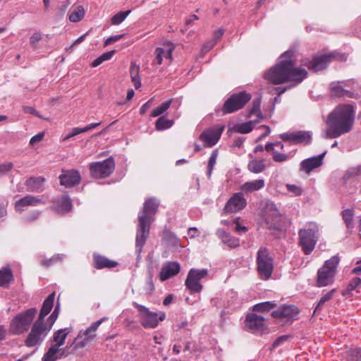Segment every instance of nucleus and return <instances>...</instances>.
<instances>
[{
  "mask_svg": "<svg viewBox=\"0 0 361 361\" xmlns=\"http://www.w3.org/2000/svg\"><path fill=\"white\" fill-rule=\"evenodd\" d=\"M293 51H287L281 55V61L271 68L264 73V78L274 84H282L286 82L293 83L286 87H277L278 96H281L287 90L300 83L307 75L305 68L294 66L292 56Z\"/></svg>",
  "mask_w": 361,
  "mask_h": 361,
  "instance_id": "nucleus-1",
  "label": "nucleus"
},
{
  "mask_svg": "<svg viewBox=\"0 0 361 361\" xmlns=\"http://www.w3.org/2000/svg\"><path fill=\"white\" fill-rule=\"evenodd\" d=\"M354 121L355 111L351 105L338 106L329 114L322 137L333 139L349 133L353 128Z\"/></svg>",
  "mask_w": 361,
  "mask_h": 361,
  "instance_id": "nucleus-2",
  "label": "nucleus"
},
{
  "mask_svg": "<svg viewBox=\"0 0 361 361\" xmlns=\"http://www.w3.org/2000/svg\"><path fill=\"white\" fill-rule=\"evenodd\" d=\"M159 202L153 197L148 198L144 203L142 209L138 214V224L135 238V247L137 257L142 250L149 235L151 224L159 207Z\"/></svg>",
  "mask_w": 361,
  "mask_h": 361,
  "instance_id": "nucleus-3",
  "label": "nucleus"
},
{
  "mask_svg": "<svg viewBox=\"0 0 361 361\" xmlns=\"http://www.w3.org/2000/svg\"><path fill=\"white\" fill-rule=\"evenodd\" d=\"M55 292L51 293L43 302L37 319L35 322L26 340L27 347H34L40 344L50 331L45 324L44 317L51 312L54 306Z\"/></svg>",
  "mask_w": 361,
  "mask_h": 361,
  "instance_id": "nucleus-4",
  "label": "nucleus"
},
{
  "mask_svg": "<svg viewBox=\"0 0 361 361\" xmlns=\"http://www.w3.org/2000/svg\"><path fill=\"white\" fill-rule=\"evenodd\" d=\"M318 232V226L314 223H309L299 231V245L305 255H310L314 249Z\"/></svg>",
  "mask_w": 361,
  "mask_h": 361,
  "instance_id": "nucleus-5",
  "label": "nucleus"
},
{
  "mask_svg": "<svg viewBox=\"0 0 361 361\" xmlns=\"http://www.w3.org/2000/svg\"><path fill=\"white\" fill-rule=\"evenodd\" d=\"M339 261L338 256H333L325 262L324 266L317 272L318 286H326L333 283Z\"/></svg>",
  "mask_w": 361,
  "mask_h": 361,
  "instance_id": "nucleus-6",
  "label": "nucleus"
},
{
  "mask_svg": "<svg viewBox=\"0 0 361 361\" xmlns=\"http://www.w3.org/2000/svg\"><path fill=\"white\" fill-rule=\"evenodd\" d=\"M37 312V308L32 307L16 315L12 320L11 329L13 334H21L27 331Z\"/></svg>",
  "mask_w": 361,
  "mask_h": 361,
  "instance_id": "nucleus-7",
  "label": "nucleus"
},
{
  "mask_svg": "<svg viewBox=\"0 0 361 361\" xmlns=\"http://www.w3.org/2000/svg\"><path fill=\"white\" fill-rule=\"evenodd\" d=\"M257 269L261 279L267 280L271 276L274 265L273 258L266 247H260L257 253Z\"/></svg>",
  "mask_w": 361,
  "mask_h": 361,
  "instance_id": "nucleus-8",
  "label": "nucleus"
},
{
  "mask_svg": "<svg viewBox=\"0 0 361 361\" xmlns=\"http://www.w3.org/2000/svg\"><path fill=\"white\" fill-rule=\"evenodd\" d=\"M133 305L137 309L140 313V323L145 328L154 329L157 326L159 321H163L165 319L164 313H161L158 317L156 312L149 311L147 307L136 302H133Z\"/></svg>",
  "mask_w": 361,
  "mask_h": 361,
  "instance_id": "nucleus-9",
  "label": "nucleus"
},
{
  "mask_svg": "<svg viewBox=\"0 0 361 361\" xmlns=\"http://www.w3.org/2000/svg\"><path fill=\"white\" fill-rule=\"evenodd\" d=\"M251 99L245 91L235 93L226 99L222 108L224 114H231L242 109Z\"/></svg>",
  "mask_w": 361,
  "mask_h": 361,
  "instance_id": "nucleus-10",
  "label": "nucleus"
},
{
  "mask_svg": "<svg viewBox=\"0 0 361 361\" xmlns=\"http://www.w3.org/2000/svg\"><path fill=\"white\" fill-rule=\"evenodd\" d=\"M208 272L207 269H190L185 281V287L192 293L201 292L203 286L200 283V280L205 278L208 275Z\"/></svg>",
  "mask_w": 361,
  "mask_h": 361,
  "instance_id": "nucleus-11",
  "label": "nucleus"
},
{
  "mask_svg": "<svg viewBox=\"0 0 361 361\" xmlns=\"http://www.w3.org/2000/svg\"><path fill=\"white\" fill-rule=\"evenodd\" d=\"M115 164L113 158L110 157L103 161H98L90 165L91 175L97 178L109 176L114 170Z\"/></svg>",
  "mask_w": 361,
  "mask_h": 361,
  "instance_id": "nucleus-12",
  "label": "nucleus"
},
{
  "mask_svg": "<svg viewBox=\"0 0 361 361\" xmlns=\"http://www.w3.org/2000/svg\"><path fill=\"white\" fill-rule=\"evenodd\" d=\"M245 328L246 331L256 333L262 331L265 328L264 317L255 313L247 314L245 320Z\"/></svg>",
  "mask_w": 361,
  "mask_h": 361,
  "instance_id": "nucleus-13",
  "label": "nucleus"
},
{
  "mask_svg": "<svg viewBox=\"0 0 361 361\" xmlns=\"http://www.w3.org/2000/svg\"><path fill=\"white\" fill-rule=\"evenodd\" d=\"M224 127L214 126L203 131L200 139L204 142L205 147H212L219 141Z\"/></svg>",
  "mask_w": 361,
  "mask_h": 361,
  "instance_id": "nucleus-14",
  "label": "nucleus"
},
{
  "mask_svg": "<svg viewBox=\"0 0 361 361\" xmlns=\"http://www.w3.org/2000/svg\"><path fill=\"white\" fill-rule=\"evenodd\" d=\"M246 206V200L240 192L235 193L224 207L225 213L237 212Z\"/></svg>",
  "mask_w": 361,
  "mask_h": 361,
  "instance_id": "nucleus-15",
  "label": "nucleus"
},
{
  "mask_svg": "<svg viewBox=\"0 0 361 361\" xmlns=\"http://www.w3.org/2000/svg\"><path fill=\"white\" fill-rule=\"evenodd\" d=\"M60 183L66 188H72L78 185L81 180L80 173L74 169L62 171L59 176Z\"/></svg>",
  "mask_w": 361,
  "mask_h": 361,
  "instance_id": "nucleus-16",
  "label": "nucleus"
},
{
  "mask_svg": "<svg viewBox=\"0 0 361 361\" xmlns=\"http://www.w3.org/2000/svg\"><path fill=\"white\" fill-rule=\"evenodd\" d=\"M331 55H322L316 56L312 60L303 61V65L308 67L309 69L317 72L322 71L327 66L329 63L331 61Z\"/></svg>",
  "mask_w": 361,
  "mask_h": 361,
  "instance_id": "nucleus-17",
  "label": "nucleus"
},
{
  "mask_svg": "<svg viewBox=\"0 0 361 361\" xmlns=\"http://www.w3.org/2000/svg\"><path fill=\"white\" fill-rule=\"evenodd\" d=\"M163 46V47H157L155 49V59L153 62L154 64L161 65L164 58L169 59L170 61L172 60V52L174 49L173 44L167 42Z\"/></svg>",
  "mask_w": 361,
  "mask_h": 361,
  "instance_id": "nucleus-18",
  "label": "nucleus"
},
{
  "mask_svg": "<svg viewBox=\"0 0 361 361\" xmlns=\"http://www.w3.org/2000/svg\"><path fill=\"white\" fill-rule=\"evenodd\" d=\"M180 270V265L176 262H168L165 263L159 273V279L161 281H164L176 275Z\"/></svg>",
  "mask_w": 361,
  "mask_h": 361,
  "instance_id": "nucleus-19",
  "label": "nucleus"
},
{
  "mask_svg": "<svg viewBox=\"0 0 361 361\" xmlns=\"http://www.w3.org/2000/svg\"><path fill=\"white\" fill-rule=\"evenodd\" d=\"M325 154L326 152L318 156L304 159L300 163V170L305 171L307 173H310L314 169L319 167L322 164Z\"/></svg>",
  "mask_w": 361,
  "mask_h": 361,
  "instance_id": "nucleus-20",
  "label": "nucleus"
},
{
  "mask_svg": "<svg viewBox=\"0 0 361 361\" xmlns=\"http://www.w3.org/2000/svg\"><path fill=\"white\" fill-rule=\"evenodd\" d=\"M54 205L52 209L59 214H64L72 209V202L68 195H63L53 200Z\"/></svg>",
  "mask_w": 361,
  "mask_h": 361,
  "instance_id": "nucleus-21",
  "label": "nucleus"
},
{
  "mask_svg": "<svg viewBox=\"0 0 361 361\" xmlns=\"http://www.w3.org/2000/svg\"><path fill=\"white\" fill-rule=\"evenodd\" d=\"M42 204H44V202L41 198L33 195H26L16 202L15 208L16 211L20 212L25 207H36Z\"/></svg>",
  "mask_w": 361,
  "mask_h": 361,
  "instance_id": "nucleus-22",
  "label": "nucleus"
},
{
  "mask_svg": "<svg viewBox=\"0 0 361 361\" xmlns=\"http://www.w3.org/2000/svg\"><path fill=\"white\" fill-rule=\"evenodd\" d=\"M298 309L295 305H283L272 312L271 315L275 318H293L298 314Z\"/></svg>",
  "mask_w": 361,
  "mask_h": 361,
  "instance_id": "nucleus-23",
  "label": "nucleus"
},
{
  "mask_svg": "<svg viewBox=\"0 0 361 361\" xmlns=\"http://www.w3.org/2000/svg\"><path fill=\"white\" fill-rule=\"evenodd\" d=\"M216 235L221 240L224 244L227 245L230 248H235L240 245L239 239L231 236L224 229H218L216 231Z\"/></svg>",
  "mask_w": 361,
  "mask_h": 361,
  "instance_id": "nucleus-24",
  "label": "nucleus"
},
{
  "mask_svg": "<svg viewBox=\"0 0 361 361\" xmlns=\"http://www.w3.org/2000/svg\"><path fill=\"white\" fill-rule=\"evenodd\" d=\"M46 179L42 176L30 177L25 182L27 190L30 192H42L44 190V183Z\"/></svg>",
  "mask_w": 361,
  "mask_h": 361,
  "instance_id": "nucleus-25",
  "label": "nucleus"
},
{
  "mask_svg": "<svg viewBox=\"0 0 361 361\" xmlns=\"http://www.w3.org/2000/svg\"><path fill=\"white\" fill-rule=\"evenodd\" d=\"M281 216L280 214H269L266 218V224L269 229L281 230Z\"/></svg>",
  "mask_w": 361,
  "mask_h": 361,
  "instance_id": "nucleus-26",
  "label": "nucleus"
},
{
  "mask_svg": "<svg viewBox=\"0 0 361 361\" xmlns=\"http://www.w3.org/2000/svg\"><path fill=\"white\" fill-rule=\"evenodd\" d=\"M263 179L247 181L240 186V190L246 193L257 191L264 187Z\"/></svg>",
  "mask_w": 361,
  "mask_h": 361,
  "instance_id": "nucleus-27",
  "label": "nucleus"
},
{
  "mask_svg": "<svg viewBox=\"0 0 361 361\" xmlns=\"http://www.w3.org/2000/svg\"><path fill=\"white\" fill-rule=\"evenodd\" d=\"M94 261L95 264V268L98 269H101L103 268H113L118 264L116 262L110 260L105 257L99 255L94 256Z\"/></svg>",
  "mask_w": 361,
  "mask_h": 361,
  "instance_id": "nucleus-28",
  "label": "nucleus"
},
{
  "mask_svg": "<svg viewBox=\"0 0 361 361\" xmlns=\"http://www.w3.org/2000/svg\"><path fill=\"white\" fill-rule=\"evenodd\" d=\"M342 219L345 224L347 231L348 233H351L353 228V218L355 216L354 209H346L342 211L341 212Z\"/></svg>",
  "mask_w": 361,
  "mask_h": 361,
  "instance_id": "nucleus-29",
  "label": "nucleus"
},
{
  "mask_svg": "<svg viewBox=\"0 0 361 361\" xmlns=\"http://www.w3.org/2000/svg\"><path fill=\"white\" fill-rule=\"evenodd\" d=\"M68 13L70 21L73 23L79 22L85 16V9L82 6L79 5L72 7Z\"/></svg>",
  "mask_w": 361,
  "mask_h": 361,
  "instance_id": "nucleus-30",
  "label": "nucleus"
},
{
  "mask_svg": "<svg viewBox=\"0 0 361 361\" xmlns=\"http://www.w3.org/2000/svg\"><path fill=\"white\" fill-rule=\"evenodd\" d=\"M331 94L333 97H350V92L344 90L339 82H331L330 85Z\"/></svg>",
  "mask_w": 361,
  "mask_h": 361,
  "instance_id": "nucleus-31",
  "label": "nucleus"
},
{
  "mask_svg": "<svg viewBox=\"0 0 361 361\" xmlns=\"http://www.w3.org/2000/svg\"><path fill=\"white\" fill-rule=\"evenodd\" d=\"M257 123V120L250 121L241 124L235 125L233 130L239 133H250L254 128V125Z\"/></svg>",
  "mask_w": 361,
  "mask_h": 361,
  "instance_id": "nucleus-32",
  "label": "nucleus"
},
{
  "mask_svg": "<svg viewBox=\"0 0 361 361\" xmlns=\"http://www.w3.org/2000/svg\"><path fill=\"white\" fill-rule=\"evenodd\" d=\"M92 341V336L90 337H85L82 336V331H80L78 336L75 338L73 343L71 345H74V350H76L80 348H82L85 347L88 343Z\"/></svg>",
  "mask_w": 361,
  "mask_h": 361,
  "instance_id": "nucleus-33",
  "label": "nucleus"
},
{
  "mask_svg": "<svg viewBox=\"0 0 361 361\" xmlns=\"http://www.w3.org/2000/svg\"><path fill=\"white\" fill-rule=\"evenodd\" d=\"M261 99L259 98L255 99L252 101V108L250 110L248 117L256 116L257 122L262 120L264 117L260 110Z\"/></svg>",
  "mask_w": 361,
  "mask_h": 361,
  "instance_id": "nucleus-34",
  "label": "nucleus"
},
{
  "mask_svg": "<svg viewBox=\"0 0 361 361\" xmlns=\"http://www.w3.org/2000/svg\"><path fill=\"white\" fill-rule=\"evenodd\" d=\"M312 140V135L309 131L295 132V144H309Z\"/></svg>",
  "mask_w": 361,
  "mask_h": 361,
  "instance_id": "nucleus-35",
  "label": "nucleus"
},
{
  "mask_svg": "<svg viewBox=\"0 0 361 361\" xmlns=\"http://www.w3.org/2000/svg\"><path fill=\"white\" fill-rule=\"evenodd\" d=\"M173 121L166 118L164 116L159 117L155 123L157 130H164L171 128L173 125Z\"/></svg>",
  "mask_w": 361,
  "mask_h": 361,
  "instance_id": "nucleus-36",
  "label": "nucleus"
},
{
  "mask_svg": "<svg viewBox=\"0 0 361 361\" xmlns=\"http://www.w3.org/2000/svg\"><path fill=\"white\" fill-rule=\"evenodd\" d=\"M12 280L13 274L10 269L0 271V286L6 287Z\"/></svg>",
  "mask_w": 361,
  "mask_h": 361,
  "instance_id": "nucleus-37",
  "label": "nucleus"
},
{
  "mask_svg": "<svg viewBox=\"0 0 361 361\" xmlns=\"http://www.w3.org/2000/svg\"><path fill=\"white\" fill-rule=\"evenodd\" d=\"M345 358L348 361H361V348H350L345 352Z\"/></svg>",
  "mask_w": 361,
  "mask_h": 361,
  "instance_id": "nucleus-38",
  "label": "nucleus"
},
{
  "mask_svg": "<svg viewBox=\"0 0 361 361\" xmlns=\"http://www.w3.org/2000/svg\"><path fill=\"white\" fill-rule=\"evenodd\" d=\"M248 169L255 173L262 172L265 169L263 160H252L248 164Z\"/></svg>",
  "mask_w": 361,
  "mask_h": 361,
  "instance_id": "nucleus-39",
  "label": "nucleus"
},
{
  "mask_svg": "<svg viewBox=\"0 0 361 361\" xmlns=\"http://www.w3.org/2000/svg\"><path fill=\"white\" fill-rule=\"evenodd\" d=\"M59 352V348L56 345H52L44 355L42 361H56L58 359L57 353Z\"/></svg>",
  "mask_w": 361,
  "mask_h": 361,
  "instance_id": "nucleus-40",
  "label": "nucleus"
},
{
  "mask_svg": "<svg viewBox=\"0 0 361 361\" xmlns=\"http://www.w3.org/2000/svg\"><path fill=\"white\" fill-rule=\"evenodd\" d=\"M66 329H60L54 334V340L56 343L54 345H56L59 348L63 345L68 335V332H66Z\"/></svg>",
  "mask_w": 361,
  "mask_h": 361,
  "instance_id": "nucleus-41",
  "label": "nucleus"
},
{
  "mask_svg": "<svg viewBox=\"0 0 361 361\" xmlns=\"http://www.w3.org/2000/svg\"><path fill=\"white\" fill-rule=\"evenodd\" d=\"M276 304L274 302L267 301L258 303L253 307V311L255 312H268L271 309L275 307Z\"/></svg>",
  "mask_w": 361,
  "mask_h": 361,
  "instance_id": "nucleus-42",
  "label": "nucleus"
},
{
  "mask_svg": "<svg viewBox=\"0 0 361 361\" xmlns=\"http://www.w3.org/2000/svg\"><path fill=\"white\" fill-rule=\"evenodd\" d=\"M172 100H168L162 103L159 106L155 108L151 113V116L157 117L164 114L169 107Z\"/></svg>",
  "mask_w": 361,
  "mask_h": 361,
  "instance_id": "nucleus-43",
  "label": "nucleus"
},
{
  "mask_svg": "<svg viewBox=\"0 0 361 361\" xmlns=\"http://www.w3.org/2000/svg\"><path fill=\"white\" fill-rule=\"evenodd\" d=\"M130 11L128 10L126 11H120L118 13L115 14L111 19V22L113 25H119L121 24L130 14Z\"/></svg>",
  "mask_w": 361,
  "mask_h": 361,
  "instance_id": "nucleus-44",
  "label": "nucleus"
},
{
  "mask_svg": "<svg viewBox=\"0 0 361 361\" xmlns=\"http://www.w3.org/2000/svg\"><path fill=\"white\" fill-rule=\"evenodd\" d=\"M218 156V151L216 149L214 150L212 153V155L209 159L208 165H207V176L209 178L212 175V170L216 161V158Z\"/></svg>",
  "mask_w": 361,
  "mask_h": 361,
  "instance_id": "nucleus-45",
  "label": "nucleus"
},
{
  "mask_svg": "<svg viewBox=\"0 0 361 361\" xmlns=\"http://www.w3.org/2000/svg\"><path fill=\"white\" fill-rule=\"evenodd\" d=\"M334 293V290H331V291L326 293L324 295H323L320 298L314 312L319 311L321 310L322 307L324 305V303L326 302L329 301L332 298Z\"/></svg>",
  "mask_w": 361,
  "mask_h": 361,
  "instance_id": "nucleus-46",
  "label": "nucleus"
},
{
  "mask_svg": "<svg viewBox=\"0 0 361 361\" xmlns=\"http://www.w3.org/2000/svg\"><path fill=\"white\" fill-rule=\"evenodd\" d=\"M164 238L172 246H178L179 244L178 238L173 233L166 232L164 233Z\"/></svg>",
  "mask_w": 361,
  "mask_h": 361,
  "instance_id": "nucleus-47",
  "label": "nucleus"
},
{
  "mask_svg": "<svg viewBox=\"0 0 361 361\" xmlns=\"http://www.w3.org/2000/svg\"><path fill=\"white\" fill-rule=\"evenodd\" d=\"M286 187L288 192L293 193L295 196H299L302 192V189L298 185L294 184H286Z\"/></svg>",
  "mask_w": 361,
  "mask_h": 361,
  "instance_id": "nucleus-48",
  "label": "nucleus"
},
{
  "mask_svg": "<svg viewBox=\"0 0 361 361\" xmlns=\"http://www.w3.org/2000/svg\"><path fill=\"white\" fill-rule=\"evenodd\" d=\"M140 72V67L137 66L135 63H131L130 74L132 80H135V79H138Z\"/></svg>",
  "mask_w": 361,
  "mask_h": 361,
  "instance_id": "nucleus-49",
  "label": "nucleus"
},
{
  "mask_svg": "<svg viewBox=\"0 0 361 361\" xmlns=\"http://www.w3.org/2000/svg\"><path fill=\"white\" fill-rule=\"evenodd\" d=\"M273 159L276 162H283L288 159V156L285 154L274 151L272 153Z\"/></svg>",
  "mask_w": 361,
  "mask_h": 361,
  "instance_id": "nucleus-50",
  "label": "nucleus"
},
{
  "mask_svg": "<svg viewBox=\"0 0 361 361\" xmlns=\"http://www.w3.org/2000/svg\"><path fill=\"white\" fill-rule=\"evenodd\" d=\"M361 285V279L359 277H355L352 279L348 286V290L351 291L355 290L356 288Z\"/></svg>",
  "mask_w": 361,
  "mask_h": 361,
  "instance_id": "nucleus-51",
  "label": "nucleus"
},
{
  "mask_svg": "<svg viewBox=\"0 0 361 361\" xmlns=\"http://www.w3.org/2000/svg\"><path fill=\"white\" fill-rule=\"evenodd\" d=\"M289 339V336L286 335L281 336H279L272 344V348H276L282 344H283L285 342L288 341Z\"/></svg>",
  "mask_w": 361,
  "mask_h": 361,
  "instance_id": "nucleus-52",
  "label": "nucleus"
},
{
  "mask_svg": "<svg viewBox=\"0 0 361 361\" xmlns=\"http://www.w3.org/2000/svg\"><path fill=\"white\" fill-rule=\"evenodd\" d=\"M63 258V255H56L53 256L49 260H44L42 262V264L43 265H46V266H50V265L53 264L56 261L62 260Z\"/></svg>",
  "mask_w": 361,
  "mask_h": 361,
  "instance_id": "nucleus-53",
  "label": "nucleus"
},
{
  "mask_svg": "<svg viewBox=\"0 0 361 361\" xmlns=\"http://www.w3.org/2000/svg\"><path fill=\"white\" fill-rule=\"evenodd\" d=\"M123 36H124L123 34H121V35H112V36L109 37L104 42V46H108L115 42L120 40L121 39H122L123 37Z\"/></svg>",
  "mask_w": 361,
  "mask_h": 361,
  "instance_id": "nucleus-54",
  "label": "nucleus"
},
{
  "mask_svg": "<svg viewBox=\"0 0 361 361\" xmlns=\"http://www.w3.org/2000/svg\"><path fill=\"white\" fill-rule=\"evenodd\" d=\"M280 137L284 141H290L295 144V133H286L280 135Z\"/></svg>",
  "mask_w": 361,
  "mask_h": 361,
  "instance_id": "nucleus-55",
  "label": "nucleus"
},
{
  "mask_svg": "<svg viewBox=\"0 0 361 361\" xmlns=\"http://www.w3.org/2000/svg\"><path fill=\"white\" fill-rule=\"evenodd\" d=\"M215 44H216L215 42H214L212 40L207 42L202 46V51L204 54L208 52L209 50H211L213 48V47L215 45Z\"/></svg>",
  "mask_w": 361,
  "mask_h": 361,
  "instance_id": "nucleus-56",
  "label": "nucleus"
},
{
  "mask_svg": "<svg viewBox=\"0 0 361 361\" xmlns=\"http://www.w3.org/2000/svg\"><path fill=\"white\" fill-rule=\"evenodd\" d=\"M106 320V317H103L102 319H100L99 320L94 322L93 324H91V326L89 328V331H94L96 333V331L97 329H98V327L101 325V324L104 321Z\"/></svg>",
  "mask_w": 361,
  "mask_h": 361,
  "instance_id": "nucleus-57",
  "label": "nucleus"
},
{
  "mask_svg": "<svg viewBox=\"0 0 361 361\" xmlns=\"http://www.w3.org/2000/svg\"><path fill=\"white\" fill-rule=\"evenodd\" d=\"M106 320V317H103L102 319H100L99 320L94 322L93 324H91V326L89 328V331H94L96 333V331L97 329H98V327L101 325V324L104 321Z\"/></svg>",
  "mask_w": 361,
  "mask_h": 361,
  "instance_id": "nucleus-58",
  "label": "nucleus"
},
{
  "mask_svg": "<svg viewBox=\"0 0 361 361\" xmlns=\"http://www.w3.org/2000/svg\"><path fill=\"white\" fill-rule=\"evenodd\" d=\"M44 135V133H39L37 135H35L30 139V144L33 145L40 142L41 140H42Z\"/></svg>",
  "mask_w": 361,
  "mask_h": 361,
  "instance_id": "nucleus-59",
  "label": "nucleus"
},
{
  "mask_svg": "<svg viewBox=\"0 0 361 361\" xmlns=\"http://www.w3.org/2000/svg\"><path fill=\"white\" fill-rule=\"evenodd\" d=\"M23 111L25 114H31L35 115L36 116H37L39 118H42L41 116V115L32 106H23Z\"/></svg>",
  "mask_w": 361,
  "mask_h": 361,
  "instance_id": "nucleus-60",
  "label": "nucleus"
},
{
  "mask_svg": "<svg viewBox=\"0 0 361 361\" xmlns=\"http://www.w3.org/2000/svg\"><path fill=\"white\" fill-rule=\"evenodd\" d=\"M224 33V30L221 28L215 30L214 32V35H213L214 39H212V41H214V42H215V43H216V42L218 40H219L221 39V37L223 36Z\"/></svg>",
  "mask_w": 361,
  "mask_h": 361,
  "instance_id": "nucleus-61",
  "label": "nucleus"
},
{
  "mask_svg": "<svg viewBox=\"0 0 361 361\" xmlns=\"http://www.w3.org/2000/svg\"><path fill=\"white\" fill-rule=\"evenodd\" d=\"M13 167L12 163H6L0 165V173L8 171Z\"/></svg>",
  "mask_w": 361,
  "mask_h": 361,
  "instance_id": "nucleus-62",
  "label": "nucleus"
},
{
  "mask_svg": "<svg viewBox=\"0 0 361 361\" xmlns=\"http://www.w3.org/2000/svg\"><path fill=\"white\" fill-rule=\"evenodd\" d=\"M267 209L268 212H270V214H272V213L279 214L276 204H274L273 202L267 203Z\"/></svg>",
  "mask_w": 361,
  "mask_h": 361,
  "instance_id": "nucleus-63",
  "label": "nucleus"
},
{
  "mask_svg": "<svg viewBox=\"0 0 361 361\" xmlns=\"http://www.w3.org/2000/svg\"><path fill=\"white\" fill-rule=\"evenodd\" d=\"M41 39V35L39 32L34 33L30 37V44L35 45Z\"/></svg>",
  "mask_w": 361,
  "mask_h": 361,
  "instance_id": "nucleus-64",
  "label": "nucleus"
}]
</instances>
